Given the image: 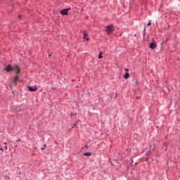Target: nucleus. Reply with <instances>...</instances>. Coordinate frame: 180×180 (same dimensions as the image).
I'll list each match as a JSON object with an SVG mask.
<instances>
[{"mask_svg": "<svg viewBox=\"0 0 180 180\" xmlns=\"http://www.w3.org/2000/svg\"><path fill=\"white\" fill-rule=\"evenodd\" d=\"M106 32L108 34L112 33L113 32V26L112 25L106 26Z\"/></svg>", "mask_w": 180, "mask_h": 180, "instance_id": "f257e3e1", "label": "nucleus"}, {"mask_svg": "<svg viewBox=\"0 0 180 180\" xmlns=\"http://www.w3.org/2000/svg\"><path fill=\"white\" fill-rule=\"evenodd\" d=\"M27 89L30 92H34L37 91L38 88L37 86H34V87H32L31 86H27Z\"/></svg>", "mask_w": 180, "mask_h": 180, "instance_id": "f03ea898", "label": "nucleus"}, {"mask_svg": "<svg viewBox=\"0 0 180 180\" xmlns=\"http://www.w3.org/2000/svg\"><path fill=\"white\" fill-rule=\"evenodd\" d=\"M71 8H68L64 10L60 11V13L63 15H68V11H70Z\"/></svg>", "mask_w": 180, "mask_h": 180, "instance_id": "7ed1b4c3", "label": "nucleus"}, {"mask_svg": "<svg viewBox=\"0 0 180 180\" xmlns=\"http://www.w3.org/2000/svg\"><path fill=\"white\" fill-rule=\"evenodd\" d=\"M83 39L84 40V41H89V38L88 37V34H87V32H86V31H84V34H83Z\"/></svg>", "mask_w": 180, "mask_h": 180, "instance_id": "20e7f679", "label": "nucleus"}, {"mask_svg": "<svg viewBox=\"0 0 180 180\" xmlns=\"http://www.w3.org/2000/svg\"><path fill=\"white\" fill-rule=\"evenodd\" d=\"M158 46L157 44L155 43V41L153 42L152 44H150V48L151 49H154L155 48H156Z\"/></svg>", "mask_w": 180, "mask_h": 180, "instance_id": "39448f33", "label": "nucleus"}, {"mask_svg": "<svg viewBox=\"0 0 180 180\" xmlns=\"http://www.w3.org/2000/svg\"><path fill=\"white\" fill-rule=\"evenodd\" d=\"M19 81V77L18 76H15L14 77V80L13 81V83L15 84V85H17V82Z\"/></svg>", "mask_w": 180, "mask_h": 180, "instance_id": "423d86ee", "label": "nucleus"}, {"mask_svg": "<svg viewBox=\"0 0 180 180\" xmlns=\"http://www.w3.org/2000/svg\"><path fill=\"white\" fill-rule=\"evenodd\" d=\"M12 66L11 65H8V66H7V67H6V69H5V70L6 71V72H11V70H12Z\"/></svg>", "mask_w": 180, "mask_h": 180, "instance_id": "0eeeda50", "label": "nucleus"}, {"mask_svg": "<svg viewBox=\"0 0 180 180\" xmlns=\"http://www.w3.org/2000/svg\"><path fill=\"white\" fill-rule=\"evenodd\" d=\"M124 78L125 79H127V78H129V72H126L124 75Z\"/></svg>", "mask_w": 180, "mask_h": 180, "instance_id": "6e6552de", "label": "nucleus"}, {"mask_svg": "<svg viewBox=\"0 0 180 180\" xmlns=\"http://www.w3.org/2000/svg\"><path fill=\"white\" fill-rule=\"evenodd\" d=\"M102 55H103V52H100V54L98 55V59L103 58V56H102Z\"/></svg>", "mask_w": 180, "mask_h": 180, "instance_id": "1a4fd4ad", "label": "nucleus"}, {"mask_svg": "<svg viewBox=\"0 0 180 180\" xmlns=\"http://www.w3.org/2000/svg\"><path fill=\"white\" fill-rule=\"evenodd\" d=\"M91 155L92 154L91 153H86L84 154V155L86 156V157H90V156H91Z\"/></svg>", "mask_w": 180, "mask_h": 180, "instance_id": "9d476101", "label": "nucleus"}, {"mask_svg": "<svg viewBox=\"0 0 180 180\" xmlns=\"http://www.w3.org/2000/svg\"><path fill=\"white\" fill-rule=\"evenodd\" d=\"M16 68H17V70H16V75H18V74H20V69H19V68H18V67H17Z\"/></svg>", "mask_w": 180, "mask_h": 180, "instance_id": "9b49d317", "label": "nucleus"}, {"mask_svg": "<svg viewBox=\"0 0 180 180\" xmlns=\"http://www.w3.org/2000/svg\"><path fill=\"white\" fill-rule=\"evenodd\" d=\"M151 25V22H149L148 23V27H150Z\"/></svg>", "mask_w": 180, "mask_h": 180, "instance_id": "f8f14e48", "label": "nucleus"}, {"mask_svg": "<svg viewBox=\"0 0 180 180\" xmlns=\"http://www.w3.org/2000/svg\"><path fill=\"white\" fill-rule=\"evenodd\" d=\"M121 160H122V158H119L118 159H117V161Z\"/></svg>", "mask_w": 180, "mask_h": 180, "instance_id": "ddd939ff", "label": "nucleus"}, {"mask_svg": "<svg viewBox=\"0 0 180 180\" xmlns=\"http://www.w3.org/2000/svg\"><path fill=\"white\" fill-rule=\"evenodd\" d=\"M126 72H129V69H124Z\"/></svg>", "mask_w": 180, "mask_h": 180, "instance_id": "4468645a", "label": "nucleus"}, {"mask_svg": "<svg viewBox=\"0 0 180 180\" xmlns=\"http://www.w3.org/2000/svg\"><path fill=\"white\" fill-rule=\"evenodd\" d=\"M45 149V147L44 148H41V150H43Z\"/></svg>", "mask_w": 180, "mask_h": 180, "instance_id": "2eb2a0df", "label": "nucleus"}, {"mask_svg": "<svg viewBox=\"0 0 180 180\" xmlns=\"http://www.w3.org/2000/svg\"><path fill=\"white\" fill-rule=\"evenodd\" d=\"M18 18H19V19H21L22 15H19Z\"/></svg>", "mask_w": 180, "mask_h": 180, "instance_id": "dca6fc26", "label": "nucleus"}, {"mask_svg": "<svg viewBox=\"0 0 180 180\" xmlns=\"http://www.w3.org/2000/svg\"><path fill=\"white\" fill-rule=\"evenodd\" d=\"M0 150H1V151H4V150H3V148H0Z\"/></svg>", "mask_w": 180, "mask_h": 180, "instance_id": "f3484780", "label": "nucleus"}, {"mask_svg": "<svg viewBox=\"0 0 180 180\" xmlns=\"http://www.w3.org/2000/svg\"><path fill=\"white\" fill-rule=\"evenodd\" d=\"M5 148H6V150H7L8 147H7V146H5Z\"/></svg>", "mask_w": 180, "mask_h": 180, "instance_id": "a211bd4d", "label": "nucleus"}, {"mask_svg": "<svg viewBox=\"0 0 180 180\" xmlns=\"http://www.w3.org/2000/svg\"><path fill=\"white\" fill-rule=\"evenodd\" d=\"M45 147H46V144H44V148H45Z\"/></svg>", "mask_w": 180, "mask_h": 180, "instance_id": "6ab92c4d", "label": "nucleus"}, {"mask_svg": "<svg viewBox=\"0 0 180 180\" xmlns=\"http://www.w3.org/2000/svg\"><path fill=\"white\" fill-rule=\"evenodd\" d=\"M149 154H150L149 153H146V155H149Z\"/></svg>", "mask_w": 180, "mask_h": 180, "instance_id": "aec40b11", "label": "nucleus"}, {"mask_svg": "<svg viewBox=\"0 0 180 180\" xmlns=\"http://www.w3.org/2000/svg\"><path fill=\"white\" fill-rule=\"evenodd\" d=\"M153 150H154V146H153Z\"/></svg>", "mask_w": 180, "mask_h": 180, "instance_id": "412c9836", "label": "nucleus"}]
</instances>
